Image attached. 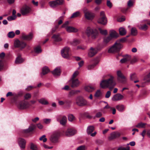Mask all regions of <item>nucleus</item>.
Returning a JSON list of instances; mask_svg holds the SVG:
<instances>
[{"label":"nucleus","mask_w":150,"mask_h":150,"mask_svg":"<svg viewBox=\"0 0 150 150\" xmlns=\"http://www.w3.org/2000/svg\"><path fill=\"white\" fill-rule=\"evenodd\" d=\"M16 18V16L12 15L7 17V19L9 21H11L15 20Z\"/></svg>","instance_id":"obj_53"},{"label":"nucleus","mask_w":150,"mask_h":150,"mask_svg":"<svg viewBox=\"0 0 150 150\" xmlns=\"http://www.w3.org/2000/svg\"><path fill=\"white\" fill-rule=\"evenodd\" d=\"M100 33L103 35H106L108 34V32L107 30H103L100 28H98Z\"/></svg>","instance_id":"obj_46"},{"label":"nucleus","mask_w":150,"mask_h":150,"mask_svg":"<svg viewBox=\"0 0 150 150\" xmlns=\"http://www.w3.org/2000/svg\"><path fill=\"white\" fill-rule=\"evenodd\" d=\"M114 79V77L110 75L109 79L102 81L100 84V87L103 88H108L110 89H112L116 85Z\"/></svg>","instance_id":"obj_1"},{"label":"nucleus","mask_w":150,"mask_h":150,"mask_svg":"<svg viewBox=\"0 0 150 150\" xmlns=\"http://www.w3.org/2000/svg\"><path fill=\"white\" fill-rule=\"evenodd\" d=\"M99 62L98 59L94 63L88 65L87 67V69L88 70H91L93 69L98 63Z\"/></svg>","instance_id":"obj_27"},{"label":"nucleus","mask_w":150,"mask_h":150,"mask_svg":"<svg viewBox=\"0 0 150 150\" xmlns=\"http://www.w3.org/2000/svg\"><path fill=\"white\" fill-rule=\"evenodd\" d=\"M81 15V13L79 11H77L73 13L71 16V18H74L78 17Z\"/></svg>","instance_id":"obj_41"},{"label":"nucleus","mask_w":150,"mask_h":150,"mask_svg":"<svg viewBox=\"0 0 150 150\" xmlns=\"http://www.w3.org/2000/svg\"><path fill=\"white\" fill-rule=\"evenodd\" d=\"M119 32L120 35H124L126 33V30L123 27H121L119 28Z\"/></svg>","instance_id":"obj_28"},{"label":"nucleus","mask_w":150,"mask_h":150,"mask_svg":"<svg viewBox=\"0 0 150 150\" xmlns=\"http://www.w3.org/2000/svg\"><path fill=\"white\" fill-rule=\"evenodd\" d=\"M35 126L34 125H31L29 128L24 130V132L25 133H29L33 130L35 128Z\"/></svg>","instance_id":"obj_24"},{"label":"nucleus","mask_w":150,"mask_h":150,"mask_svg":"<svg viewBox=\"0 0 150 150\" xmlns=\"http://www.w3.org/2000/svg\"><path fill=\"white\" fill-rule=\"evenodd\" d=\"M19 45L20 46H19L18 48H19L21 49H22L26 47V46H27V44L26 43L24 42L21 41Z\"/></svg>","instance_id":"obj_43"},{"label":"nucleus","mask_w":150,"mask_h":150,"mask_svg":"<svg viewBox=\"0 0 150 150\" xmlns=\"http://www.w3.org/2000/svg\"><path fill=\"white\" fill-rule=\"evenodd\" d=\"M109 36L112 39L116 38L119 36V34L114 30H111L109 31Z\"/></svg>","instance_id":"obj_19"},{"label":"nucleus","mask_w":150,"mask_h":150,"mask_svg":"<svg viewBox=\"0 0 150 150\" xmlns=\"http://www.w3.org/2000/svg\"><path fill=\"white\" fill-rule=\"evenodd\" d=\"M33 37V34L32 33H30L28 35L23 34L22 36V38L24 40L29 41L32 39Z\"/></svg>","instance_id":"obj_20"},{"label":"nucleus","mask_w":150,"mask_h":150,"mask_svg":"<svg viewBox=\"0 0 150 150\" xmlns=\"http://www.w3.org/2000/svg\"><path fill=\"white\" fill-rule=\"evenodd\" d=\"M85 32L88 37H89L91 36L93 40L95 39L98 35V33L96 29L90 27L87 28Z\"/></svg>","instance_id":"obj_2"},{"label":"nucleus","mask_w":150,"mask_h":150,"mask_svg":"<svg viewBox=\"0 0 150 150\" xmlns=\"http://www.w3.org/2000/svg\"><path fill=\"white\" fill-rule=\"evenodd\" d=\"M24 61L23 59L20 56L18 57L15 61V63L16 64L21 63Z\"/></svg>","instance_id":"obj_33"},{"label":"nucleus","mask_w":150,"mask_h":150,"mask_svg":"<svg viewBox=\"0 0 150 150\" xmlns=\"http://www.w3.org/2000/svg\"><path fill=\"white\" fill-rule=\"evenodd\" d=\"M85 89L88 92H91L95 89V88L92 86H87L85 87Z\"/></svg>","instance_id":"obj_31"},{"label":"nucleus","mask_w":150,"mask_h":150,"mask_svg":"<svg viewBox=\"0 0 150 150\" xmlns=\"http://www.w3.org/2000/svg\"><path fill=\"white\" fill-rule=\"evenodd\" d=\"M15 33L13 31H11L8 32L7 34L8 37L10 38H13L15 36Z\"/></svg>","instance_id":"obj_45"},{"label":"nucleus","mask_w":150,"mask_h":150,"mask_svg":"<svg viewBox=\"0 0 150 150\" xmlns=\"http://www.w3.org/2000/svg\"><path fill=\"white\" fill-rule=\"evenodd\" d=\"M45 137L46 136L45 135H42L40 138L39 140L40 141H42L44 142H46L47 141V139L45 138Z\"/></svg>","instance_id":"obj_54"},{"label":"nucleus","mask_w":150,"mask_h":150,"mask_svg":"<svg viewBox=\"0 0 150 150\" xmlns=\"http://www.w3.org/2000/svg\"><path fill=\"white\" fill-rule=\"evenodd\" d=\"M57 6H59L62 5L64 4V0H55Z\"/></svg>","instance_id":"obj_44"},{"label":"nucleus","mask_w":150,"mask_h":150,"mask_svg":"<svg viewBox=\"0 0 150 150\" xmlns=\"http://www.w3.org/2000/svg\"><path fill=\"white\" fill-rule=\"evenodd\" d=\"M59 25H56L54 28H53L51 30V32L52 33H53L56 31V30L58 28Z\"/></svg>","instance_id":"obj_64"},{"label":"nucleus","mask_w":150,"mask_h":150,"mask_svg":"<svg viewBox=\"0 0 150 150\" xmlns=\"http://www.w3.org/2000/svg\"><path fill=\"white\" fill-rule=\"evenodd\" d=\"M52 38L54 39L55 42H59L62 40V38L59 36V35L54 34L52 37Z\"/></svg>","instance_id":"obj_23"},{"label":"nucleus","mask_w":150,"mask_h":150,"mask_svg":"<svg viewBox=\"0 0 150 150\" xmlns=\"http://www.w3.org/2000/svg\"><path fill=\"white\" fill-rule=\"evenodd\" d=\"M35 87H34L33 86H28L25 88V90L28 91H29L32 89L33 88H35Z\"/></svg>","instance_id":"obj_61"},{"label":"nucleus","mask_w":150,"mask_h":150,"mask_svg":"<svg viewBox=\"0 0 150 150\" xmlns=\"http://www.w3.org/2000/svg\"><path fill=\"white\" fill-rule=\"evenodd\" d=\"M112 39L109 36L104 38V42L107 43L111 40Z\"/></svg>","instance_id":"obj_49"},{"label":"nucleus","mask_w":150,"mask_h":150,"mask_svg":"<svg viewBox=\"0 0 150 150\" xmlns=\"http://www.w3.org/2000/svg\"><path fill=\"white\" fill-rule=\"evenodd\" d=\"M98 51V49L97 47H91L88 51V56L92 57L95 55Z\"/></svg>","instance_id":"obj_13"},{"label":"nucleus","mask_w":150,"mask_h":150,"mask_svg":"<svg viewBox=\"0 0 150 150\" xmlns=\"http://www.w3.org/2000/svg\"><path fill=\"white\" fill-rule=\"evenodd\" d=\"M68 119L69 121L72 122L75 120V118L72 114H70L68 115Z\"/></svg>","instance_id":"obj_47"},{"label":"nucleus","mask_w":150,"mask_h":150,"mask_svg":"<svg viewBox=\"0 0 150 150\" xmlns=\"http://www.w3.org/2000/svg\"><path fill=\"white\" fill-rule=\"evenodd\" d=\"M85 146H81L77 148V150H85Z\"/></svg>","instance_id":"obj_62"},{"label":"nucleus","mask_w":150,"mask_h":150,"mask_svg":"<svg viewBox=\"0 0 150 150\" xmlns=\"http://www.w3.org/2000/svg\"><path fill=\"white\" fill-rule=\"evenodd\" d=\"M67 121V118L66 116H63L60 122V123L62 125H65Z\"/></svg>","instance_id":"obj_36"},{"label":"nucleus","mask_w":150,"mask_h":150,"mask_svg":"<svg viewBox=\"0 0 150 150\" xmlns=\"http://www.w3.org/2000/svg\"><path fill=\"white\" fill-rule=\"evenodd\" d=\"M34 52L36 53H40L42 52L41 47L39 46H38L35 47L34 48Z\"/></svg>","instance_id":"obj_35"},{"label":"nucleus","mask_w":150,"mask_h":150,"mask_svg":"<svg viewBox=\"0 0 150 150\" xmlns=\"http://www.w3.org/2000/svg\"><path fill=\"white\" fill-rule=\"evenodd\" d=\"M31 11L30 8L28 6H23L21 10V12L23 15L29 13Z\"/></svg>","instance_id":"obj_17"},{"label":"nucleus","mask_w":150,"mask_h":150,"mask_svg":"<svg viewBox=\"0 0 150 150\" xmlns=\"http://www.w3.org/2000/svg\"><path fill=\"white\" fill-rule=\"evenodd\" d=\"M139 28L142 30L145 31L148 28V26L146 24H144L141 25Z\"/></svg>","instance_id":"obj_50"},{"label":"nucleus","mask_w":150,"mask_h":150,"mask_svg":"<svg viewBox=\"0 0 150 150\" xmlns=\"http://www.w3.org/2000/svg\"><path fill=\"white\" fill-rule=\"evenodd\" d=\"M117 110L120 112H122L125 109V107L123 105H119L116 106Z\"/></svg>","instance_id":"obj_26"},{"label":"nucleus","mask_w":150,"mask_h":150,"mask_svg":"<svg viewBox=\"0 0 150 150\" xmlns=\"http://www.w3.org/2000/svg\"><path fill=\"white\" fill-rule=\"evenodd\" d=\"M18 108L21 110L27 109L29 108L30 105L29 103L25 100H23L19 102L17 104Z\"/></svg>","instance_id":"obj_5"},{"label":"nucleus","mask_w":150,"mask_h":150,"mask_svg":"<svg viewBox=\"0 0 150 150\" xmlns=\"http://www.w3.org/2000/svg\"><path fill=\"white\" fill-rule=\"evenodd\" d=\"M64 133L66 136L70 137L76 134L77 133V131L74 128H68Z\"/></svg>","instance_id":"obj_10"},{"label":"nucleus","mask_w":150,"mask_h":150,"mask_svg":"<svg viewBox=\"0 0 150 150\" xmlns=\"http://www.w3.org/2000/svg\"><path fill=\"white\" fill-rule=\"evenodd\" d=\"M102 92L100 90H97L94 94V96L97 98H100L102 96Z\"/></svg>","instance_id":"obj_25"},{"label":"nucleus","mask_w":150,"mask_h":150,"mask_svg":"<svg viewBox=\"0 0 150 150\" xmlns=\"http://www.w3.org/2000/svg\"><path fill=\"white\" fill-rule=\"evenodd\" d=\"M39 102L42 105H46L48 104V102L45 99L42 98L38 100Z\"/></svg>","instance_id":"obj_40"},{"label":"nucleus","mask_w":150,"mask_h":150,"mask_svg":"<svg viewBox=\"0 0 150 150\" xmlns=\"http://www.w3.org/2000/svg\"><path fill=\"white\" fill-rule=\"evenodd\" d=\"M131 59V56L127 55L124 56L123 58L120 60V62L122 63H123L129 61Z\"/></svg>","instance_id":"obj_22"},{"label":"nucleus","mask_w":150,"mask_h":150,"mask_svg":"<svg viewBox=\"0 0 150 150\" xmlns=\"http://www.w3.org/2000/svg\"><path fill=\"white\" fill-rule=\"evenodd\" d=\"M84 13V16L86 19L88 20H92L95 16L94 14L88 11L86 8H84L82 9Z\"/></svg>","instance_id":"obj_6"},{"label":"nucleus","mask_w":150,"mask_h":150,"mask_svg":"<svg viewBox=\"0 0 150 150\" xmlns=\"http://www.w3.org/2000/svg\"><path fill=\"white\" fill-rule=\"evenodd\" d=\"M69 50V48L67 47H65L62 49L61 51V54L62 57L67 59H69L70 56Z\"/></svg>","instance_id":"obj_9"},{"label":"nucleus","mask_w":150,"mask_h":150,"mask_svg":"<svg viewBox=\"0 0 150 150\" xmlns=\"http://www.w3.org/2000/svg\"><path fill=\"white\" fill-rule=\"evenodd\" d=\"M79 72L78 71H75L72 74L71 79H75L78 75Z\"/></svg>","instance_id":"obj_51"},{"label":"nucleus","mask_w":150,"mask_h":150,"mask_svg":"<svg viewBox=\"0 0 150 150\" xmlns=\"http://www.w3.org/2000/svg\"><path fill=\"white\" fill-rule=\"evenodd\" d=\"M137 33V29L135 28H132L131 30V34L132 35L135 36Z\"/></svg>","instance_id":"obj_39"},{"label":"nucleus","mask_w":150,"mask_h":150,"mask_svg":"<svg viewBox=\"0 0 150 150\" xmlns=\"http://www.w3.org/2000/svg\"><path fill=\"white\" fill-rule=\"evenodd\" d=\"M64 20V17L63 16L60 17L59 18L55 21V23H57L58 25L61 24Z\"/></svg>","instance_id":"obj_38"},{"label":"nucleus","mask_w":150,"mask_h":150,"mask_svg":"<svg viewBox=\"0 0 150 150\" xmlns=\"http://www.w3.org/2000/svg\"><path fill=\"white\" fill-rule=\"evenodd\" d=\"M30 149L32 150H38V148L36 145L33 143H30Z\"/></svg>","instance_id":"obj_52"},{"label":"nucleus","mask_w":150,"mask_h":150,"mask_svg":"<svg viewBox=\"0 0 150 150\" xmlns=\"http://www.w3.org/2000/svg\"><path fill=\"white\" fill-rule=\"evenodd\" d=\"M80 42V41L79 40L75 39L71 42L70 44L72 46H76L79 44Z\"/></svg>","instance_id":"obj_32"},{"label":"nucleus","mask_w":150,"mask_h":150,"mask_svg":"<svg viewBox=\"0 0 150 150\" xmlns=\"http://www.w3.org/2000/svg\"><path fill=\"white\" fill-rule=\"evenodd\" d=\"M60 134L59 132H55L51 136L50 138V141L53 143H55L58 142Z\"/></svg>","instance_id":"obj_11"},{"label":"nucleus","mask_w":150,"mask_h":150,"mask_svg":"<svg viewBox=\"0 0 150 150\" xmlns=\"http://www.w3.org/2000/svg\"><path fill=\"white\" fill-rule=\"evenodd\" d=\"M100 17L98 19V23L103 25H106L107 21L104 11H102L100 12Z\"/></svg>","instance_id":"obj_8"},{"label":"nucleus","mask_w":150,"mask_h":150,"mask_svg":"<svg viewBox=\"0 0 150 150\" xmlns=\"http://www.w3.org/2000/svg\"><path fill=\"white\" fill-rule=\"evenodd\" d=\"M51 120L50 119H44L43 121L46 124H49L51 122Z\"/></svg>","instance_id":"obj_55"},{"label":"nucleus","mask_w":150,"mask_h":150,"mask_svg":"<svg viewBox=\"0 0 150 150\" xmlns=\"http://www.w3.org/2000/svg\"><path fill=\"white\" fill-rule=\"evenodd\" d=\"M21 41L18 39H16L15 40L14 42V46L15 47L18 48Z\"/></svg>","instance_id":"obj_37"},{"label":"nucleus","mask_w":150,"mask_h":150,"mask_svg":"<svg viewBox=\"0 0 150 150\" xmlns=\"http://www.w3.org/2000/svg\"><path fill=\"white\" fill-rule=\"evenodd\" d=\"M71 86L72 88L77 87L79 86L80 84V82L78 79H71Z\"/></svg>","instance_id":"obj_14"},{"label":"nucleus","mask_w":150,"mask_h":150,"mask_svg":"<svg viewBox=\"0 0 150 150\" xmlns=\"http://www.w3.org/2000/svg\"><path fill=\"white\" fill-rule=\"evenodd\" d=\"M107 6L110 8H111L112 6V3L110 1V0H107Z\"/></svg>","instance_id":"obj_58"},{"label":"nucleus","mask_w":150,"mask_h":150,"mask_svg":"<svg viewBox=\"0 0 150 150\" xmlns=\"http://www.w3.org/2000/svg\"><path fill=\"white\" fill-rule=\"evenodd\" d=\"M122 46L119 41H117L108 50L109 53L117 52L122 48Z\"/></svg>","instance_id":"obj_3"},{"label":"nucleus","mask_w":150,"mask_h":150,"mask_svg":"<svg viewBox=\"0 0 150 150\" xmlns=\"http://www.w3.org/2000/svg\"><path fill=\"white\" fill-rule=\"evenodd\" d=\"M120 133L118 132H114L112 133L109 137V139L110 140L117 138L120 137Z\"/></svg>","instance_id":"obj_18"},{"label":"nucleus","mask_w":150,"mask_h":150,"mask_svg":"<svg viewBox=\"0 0 150 150\" xmlns=\"http://www.w3.org/2000/svg\"><path fill=\"white\" fill-rule=\"evenodd\" d=\"M79 92V91L72 90L70 92L69 94L71 96L77 93L78 92Z\"/></svg>","instance_id":"obj_59"},{"label":"nucleus","mask_w":150,"mask_h":150,"mask_svg":"<svg viewBox=\"0 0 150 150\" xmlns=\"http://www.w3.org/2000/svg\"><path fill=\"white\" fill-rule=\"evenodd\" d=\"M124 96L120 93H117L113 96L112 98V100L114 101H118L123 99Z\"/></svg>","instance_id":"obj_16"},{"label":"nucleus","mask_w":150,"mask_h":150,"mask_svg":"<svg viewBox=\"0 0 150 150\" xmlns=\"http://www.w3.org/2000/svg\"><path fill=\"white\" fill-rule=\"evenodd\" d=\"M26 143V141L23 138H20L18 139V143L21 149L25 148Z\"/></svg>","instance_id":"obj_15"},{"label":"nucleus","mask_w":150,"mask_h":150,"mask_svg":"<svg viewBox=\"0 0 150 150\" xmlns=\"http://www.w3.org/2000/svg\"><path fill=\"white\" fill-rule=\"evenodd\" d=\"M50 6L52 8H55L57 7L55 0L50 1L48 3Z\"/></svg>","instance_id":"obj_30"},{"label":"nucleus","mask_w":150,"mask_h":150,"mask_svg":"<svg viewBox=\"0 0 150 150\" xmlns=\"http://www.w3.org/2000/svg\"><path fill=\"white\" fill-rule=\"evenodd\" d=\"M117 74L118 77V79L120 82L123 83L126 81V78L123 75L120 71H117Z\"/></svg>","instance_id":"obj_12"},{"label":"nucleus","mask_w":150,"mask_h":150,"mask_svg":"<svg viewBox=\"0 0 150 150\" xmlns=\"http://www.w3.org/2000/svg\"><path fill=\"white\" fill-rule=\"evenodd\" d=\"M130 78L132 80H133L134 79H135L136 78V76L135 74L134 73L131 74L130 75Z\"/></svg>","instance_id":"obj_60"},{"label":"nucleus","mask_w":150,"mask_h":150,"mask_svg":"<svg viewBox=\"0 0 150 150\" xmlns=\"http://www.w3.org/2000/svg\"><path fill=\"white\" fill-rule=\"evenodd\" d=\"M117 150H129V147H127V148L122 146L119 147Z\"/></svg>","instance_id":"obj_57"},{"label":"nucleus","mask_w":150,"mask_h":150,"mask_svg":"<svg viewBox=\"0 0 150 150\" xmlns=\"http://www.w3.org/2000/svg\"><path fill=\"white\" fill-rule=\"evenodd\" d=\"M75 101L76 104L79 106L82 107L88 105L87 101L82 96H79L77 97Z\"/></svg>","instance_id":"obj_4"},{"label":"nucleus","mask_w":150,"mask_h":150,"mask_svg":"<svg viewBox=\"0 0 150 150\" xmlns=\"http://www.w3.org/2000/svg\"><path fill=\"white\" fill-rule=\"evenodd\" d=\"M146 124L142 122H140L136 125V127L138 128H144Z\"/></svg>","instance_id":"obj_42"},{"label":"nucleus","mask_w":150,"mask_h":150,"mask_svg":"<svg viewBox=\"0 0 150 150\" xmlns=\"http://www.w3.org/2000/svg\"><path fill=\"white\" fill-rule=\"evenodd\" d=\"M69 22L66 21L62 26V28H65L67 31L68 33L76 32L78 30L76 28L72 26H68Z\"/></svg>","instance_id":"obj_7"},{"label":"nucleus","mask_w":150,"mask_h":150,"mask_svg":"<svg viewBox=\"0 0 150 150\" xmlns=\"http://www.w3.org/2000/svg\"><path fill=\"white\" fill-rule=\"evenodd\" d=\"M50 71V70L47 67H44L42 70V74L44 75L48 73Z\"/></svg>","instance_id":"obj_34"},{"label":"nucleus","mask_w":150,"mask_h":150,"mask_svg":"<svg viewBox=\"0 0 150 150\" xmlns=\"http://www.w3.org/2000/svg\"><path fill=\"white\" fill-rule=\"evenodd\" d=\"M32 97L31 94L30 93H27L25 94L24 96L25 99L26 100H28L30 99Z\"/></svg>","instance_id":"obj_48"},{"label":"nucleus","mask_w":150,"mask_h":150,"mask_svg":"<svg viewBox=\"0 0 150 150\" xmlns=\"http://www.w3.org/2000/svg\"><path fill=\"white\" fill-rule=\"evenodd\" d=\"M61 71L59 68H56L52 72V73L55 77L59 76L61 74Z\"/></svg>","instance_id":"obj_21"},{"label":"nucleus","mask_w":150,"mask_h":150,"mask_svg":"<svg viewBox=\"0 0 150 150\" xmlns=\"http://www.w3.org/2000/svg\"><path fill=\"white\" fill-rule=\"evenodd\" d=\"M146 81L148 82H150V72L146 76L145 78Z\"/></svg>","instance_id":"obj_56"},{"label":"nucleus","mask_w":150,"mask_h":150,"mask_svg":"<svg viewBox=\"0 0 150 150\" xmlns=\"http://www.w3.org/2000/svg\"><path fill=\"white\" fill-rule=\"evenodd\" d=\"M94 128L93 126L88 127L87 129V132L88 134H90L94 130Z\"/></svg>","instance_id":"obj_29"},{"label":"nucleus","mask_w":150,"mask_h":150,"mask_svg":"<svg viewBox=\"0 0 150 150\" xmlns=\"http://www.w3.org/2000/svg\"><path fill=\"white\" fill-rule=\"evenodd\" d=\"M127 5L128 7H131L133 5V2L131 0H129L127 3Z\"/></svg>","instance_id":"obj_63"}]
</instances>
